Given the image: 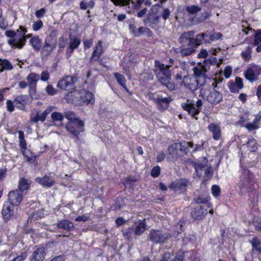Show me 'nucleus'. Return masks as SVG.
Segmentation results:
<instances>
[{
  "instance_id": "62",
  "label": "nucleus",
  "mask_w": 261,
  "mask_h": 261,
  "mask_svg": "<svg viewBox=\"0 0 261 261\" xmlns=\"http://www.w3.org/2000/svg\"><path fill=\"white\" fill-rule=\"evenodd\" d=\"M45 12H46L45 9L41 8L40 10H37L35 12V15L37 18H40L44 15Z\"/></svg>"
},
{
  "instance_id": "51",
  "label": "nucleus",
  "mask_w": 261,
  "mask_h": 261,
  "mask_svg": "<svg viewBox=\"0 0 261 261\" xmlns=\"http://www.w3.org/2000/svg\"><path fill=\"white\" fill-rule=\"evenodd\" d=\"M64 116L66 118L69 120V121L73 120L74 119H79L75 118V114L72 111H67L64 113Z\"/></svg>"
},
{
  "instance_id": "22",
  "label": "nucleus",
  "mask_w": 261,
  "mask_h": 261,
  "mask_svg": "<svg viewBox=\"0 0 261 261\" xmlns=\"http://www.w3.org/2000/svg\"><path fill=\"white\" fill-rule=\"evenodd\" d=\"M211 33L206 31L205 33H200L197 35V41L198 42V46L203 43H211Z\"/></svg>"
},
{
  "instance_id": "9",
  "label": "nucleus",
  "mask_w": 261,
  "mask_h": 261,
  "mask_svg": "<svg viewBox=\"0 0 261 261\" xmlns=\"http://www.w3.org/2000/svg\"><path fill=\"white\" fill-rule=\"evenodd\" d=\"M195 32L190 31L183 33L179 38V42L183 46H192L198 47V44L197 41V35L194 38Z\"/></svg>"
},
{
  "instance_id": "59",
  "label": "nucleus",
  "mask_w": 261,
  "mask_h": 261,
  "mask_svg": "<svg viewBox=\"0 0 261 261\" xmlns=\"http://www.w3.org/2000/svg\"><path fill=\"white\" fill-rule=\"evenodd\" d=\"M242 32H243L245 35L248 34V31L251 30V29L248 25L247 22L242 21Z\"/></svg>"
},
{
  "instance_id": "7",
  "label": "nucleus",
  "mask_w": 261,
  "mask_h": 261,
  "mask_svg": "<svg viewBox=\"0 0 261 261\" xmlns=\"http://www.w3.org/2000/svg\"><path fill=\"white\" fill-rule=\"evenodd\" d=\"M202 106V102L200 99L197 101L196 105L193 103L184 102L181 103L182 109L187 111L189 115L196 120L198 119V115L200 112Z\"/></svg>"
},
{
  "instance_id": "26",
  "label": "nucleus",
  "mask_w": 261,
  "mask_h": 261,
  "mask_svg": "<svg viewBox=\"0 0 261 261\" xmlns=\"http://www.w3.org/2000/svg\"><path fill=\"white\" fill-rule=\"evenodd\" d=\"M81 102L86 104L93 103L94 101V98L92 93L84 90L81 92L80 96Z\"/></svg>"
},
{
  "instance_id": "12",
  "label": "nucleus",
  "mask_w": 261,
  "mask_h": 261,
  "mask_svg": "<svg viewBox=\"0 0 261 261\" xmlns=\"http://www.w3.org/2000/svg\"><path fill=\"white\" fill-rule=\"evenodd\" d=\"M211 207V204L198 205L192 211L191 216L194 219L201 220L207 214L208 209Z\"/></svg>"
},
{
  "instance_id": "14",
  "label": "nucleus",
  "mask_w": 261,
  "mask_h": 261,
  "mask_svg": "<svg viewBox=\"0 0 261 261\" xmlns=\"http://www.w3.org/2000/svg\"><path fill=\"white\" fill-rule=\"evenodd\" d=\"M188 184V180L185 178H179L172 182L169 188L176 192L180 193L185 190Z\"/></svg>"
},
{
  "instance_id": "31",
  "label": "nucleus",
  "mask_w": 261,
  "mask_h": 261,
  "mask_svg": "<svg viewBox=\"0 0 261 261\" xmlns=\"http://www.w3.org/2000/svg\"><path fill=\"white\" fill-rule=\"evenodd\" d=\"M56 47L44 43L41 51V56L43 57L49 56Z\"/></svg>"
},
{
  "instance_id": "16",
  "label": "nucleus",
  "mask_w": 261,
  "mask_h": 261,
  "mask_svg": "<svg viewBox=\"0 0 261 261\" xmlns=\"http://www.w3.org/2000/svg\"><path fill=\"white\" fill-rule=\"evenodd\" d=\"M45 251L43 247H38L32 252L30 261H43L45 258Z\"/></svg>"
},
{
  "instance_id": "57",
  "label": "nucleus",
  "mask_w": 261,
  "mask_h": 261,
  "mask_svg": "<svg viewBox=\"0 0 261 261\" xmlns=\"http://www.w3.org/2000/svg\"><path fill=\"white\" fill-rule=\"evenodd\" d=\"M46 92L50 95H54L57 93V90L51 85H48L45 88Z\"/></svg>"
},
{
  "instance_id": "41",
  "label": "nucleus",
  "mask_w": 261,
  "mask_h": 261,
  "mask_svg": "<svg viewBox=\"0 0 261 261\" xmlns=\"http://www.w3.org/2000/svg\"><path fill=\"white\" fill-rule=\"evenodd\" d=\"M250 242L253 249L261 253V241L257 238H253Z\"/></svg>"
},
{
  "instance_id": "48",
  "label": "nucleus",
  "mask_w": 261,
  "mask_h": 261,
  "mask_svg": "<svg viewBox=\"0 0 261 261\" xmlns=\"http://www.w3.org/2000/svg\"><path fill=\"white\" fill-rule=\"evenodd\" d=\"M116 6H126L129 5L130 0H111Z\"/></svg>"
},
{
  "instance_id": "28",
  "label": "nucleus",
  "mask_w": 261,
  "mask_h": 261,
  "mask_svg": "<svg viewBox=\"0 0 261 261\" xmlns=\"http://www.w3.org/2000/svg\"><path fill=\"white\" fill-rule=\"evenodd\" d=\"M208 161L205 158H203L201 161L196 163L195 167L196 172L199 176L203 174V170L207 166Z\"/></svg>"
},
{
  "instance_id": "29",
  "label": "nucleus",
  "mask_w": 261,
  "mask_h": 261,
  "mask_svg": "<svg viewBox=\"0 0 261 261\" xmlns=\"http://www.w3.org/2000/svg\"><path fill=\"white\" fill-rule=\"evenodd\" d=\"M29 42L35 51H38L40 49L42 41L38 36L33 37Z\"/></svg>"
},
{
  "instance_id": "1",
  "label": "nucleus",
  "mask_w": 261,
  "mask_h": 261,
  "mask_svg": "<svg viewBox=\"0 0 261 261\" xmlns=\"http://www.w3.org/2000/svg\"><path fill=\"white\" fill-rule=\"evenodd\" d=\"M210 62H204L202 65H199L193 68L194 79L193 80L189 76H184L182 84L187 89L195 91L198 86H202L206 81V72L210 70Z\"/></svg>"
},
{
  "instance_id": "2",
  "label": "nucleus",
  "mask_w": 261,
  "mask_h": 261,
  "mask_svg": "<svg viewBox=\"0 0 261 261\" xmlns=\"http://www.w3.org/2000/svg\"><path fill=\"white\" fill-rule=\"evenodd\" d=\"M170 66L165 65L159 61H155V72L160 83L167 88L173 91L175 89V85L172 82Z\"/></svg>"
},
{
  "instance_id": "52",
  "label": "nucleus",
  "mask_w": 261,
  "mask_h": 261,
  "mask_svg": "<svg viewBox=\"0 0 261 261\" xmlns=\"http://www.w3.org/2000/svg\"><path fill=\"white\" fill-rule=\"evenodd\" d=\"M212 193L213 196L215 197H217L220 195V188L218 186L214 185L212 187Z\"/></svg>"
},
{
  "instance_id": "30",
  "label": "nucleus",
  "mask_w": 261,
  "mask_h": 261,
  "mask_svg": "<svg viewBox=\"0 0 261 261\" xmlns=\"http://www.w3.org/2000/svg\"><path fill=\"white\" fill-rule=\"evenodd\" d=\"M27 96L26 95H20L16 97L14 100V103L17 107L23 109L26 105Z\"/></svg>"
},
{
  "instance_id": "3",
  "label": "nucleus",
  "mask_w": 261,
  "mask_h": 261,
  "mask_svg": "<svg viewBox=\"0 0 261 261\" xmlns=\"http://www.w3.org/2000/svg\"><path fill=\"white\" fill-rule=\"evenodd\" d=\"M19 30L17 32L8 30L5 32V35L9 37L8 43L12 47L17 48H21L25 44L27 38L31 37V35L25 36L27 30L22 26H20Z\"/></svg>"
},
{
  "instance_id": "40",
  "label": "nucleus",
  "mask_w": 261,
  "mask_h": 261,
  "mask_svg": "<svg viewBox=\"0 0 261 261\" xmlns=\"http://www.w3.org/2000/svg\"><path fill=\"white\" fill-rule=\"evenodd\" d=\"M179 146V149L181 151L187 153L189 151L190 147L192 148L193 147V143L192 142H182L181 143L178 144Z\"/></svg>"
},
{
  "instance_id": "6",
  "label": "nucleus",
  "mask_w": 261,
  "mask_h": 261,
  "mask_svg": "<svg viewBox=\"0 0 261 261\" xmlns=\"http://www.w3.org/2000/svg\"><path fill=\"white\" fill-rule=\"evenodd\" d=\"M27 83L29 87V94L30 97L35 99L39 98V95L36 92L37 83L40 79L39 74L32 72L27 77Z\"/></svg>"
},
{
  "instance_id": "34",
  "label": "nucleus",
  "mask_w": 261,
  "mask_h": 261,
  "mask_svg": "<svg viewBox=\"0 0 261 261\" xmlns=\"http://www.w3.org/2000/svg\"><path fill=\"white\" fill-rule=\"evenodd\" d=\"M146 225L144 220L139 222L135 229V234L137 236L142 234L146 229Z\"/></svg>"
},
{
  "instance_id": "15",
  "label": "nucleus",
  "mask_w": 261,
  "mask_h": 261,
  "mask_svg": "<svg viewBox=\"0 0 261 261\" xmlns=\"http://www.w3.org/2000/svg\"><path fill=\"white\" fill-rule=\"evenodd\" d=\"M197 47L192 46L186 47V46L181 45L180 47L174 48L173 50L178 56L185 57L194 53Z\"/></svg>"
},
{
  "instance_id": "20",
  "label": "nucleus",
  "mask_w": 261,
  "mask_h": 261,
  "mask_svg": "<svg viewBox=\"0 0 261 261\" xmlns=\"http://www.w3.org/2000/svg\"><path fill=\"white\" fill-rule=\"evenodd\" d=\"M223 98L222 94L216 90L210 92L208 95L206 96L207 100L213 105H216L219 103Z\"/></svg>"
},
{
  "instance_id": "33",
  "label": "nucleus",
  "mask_w": 261,
  "mask_h": 261,
  "mask_svg": "<svg viewBox=\"0 0 261 261\" xmlns=\"http://www.w3.org/2000/svg\"><path fill=\"white\" fill-rule=\"evenodd\" d=\"M114 76L116 78L117 82L127 92H128V90L126 88V80L124 78V76L121 74L118 73H115Z\"/></svg>"
},
{
  "instance_id": "27",
  "label": "nucleus",
  "mask_w": 261,
  "mask_h": 261,
  "mask_svg": "<svg viewBox=\"0 0 261 261\" xmlns=\"http://www.w3.org/2000/svg\"><path fill=\"white\" fill-rule=\"evenodd\" d=\"M57 31L52 30L50 34L46 37L44 43L56 47L57 45Z\"/></svg>"
},
{
  "instance_id": "24",
  "label": "nucleus",
  "mask_w": 261,
  "mask_h": 261,
  "mask_svg": "<svg viewBox=\"0 0 261 261\" xmlns=\"http://www.w3.org/2000/svg\"><path fill=\"white\" fill-rule=\"evenodd\" d=\"M56 226L58 228L63 229L65 230L70 231L74 227L73 223L67 219H64L59 221Z\"/></svg>"
},
{
  "instance_id": "38",
  "label": "nucleus",
  "mask_w": 261,
  "mask_h": 261,
  "mask_svg": "<svg viewBox=\"0 0 261 261\" xmlns=\"http://www.w3.org/2000/svg\"><path fill=\"white\" fill-rule=\"evenodd\" d=\"M70 41L69 46V49H70V52L72 53L74 49L79 47L81 44V41L79 38H70Z\"/></svg>"
},
{
  "instance_id": "32",
  "label": "nucleus",
  "mask_w": 261,
  "mask_h": 261,
  "mask_svg": "<svg viewBox=\"0 0 261 261\" xmlns=\"http://www.w3.org/2000/svg\"><path fill=\"white\" fill-rule=\"evenodd\" d=\"M12 69L13 66L8 60L0 59V73L4 70H11Z\"/></svg>"
},
{
  "instance_id": "49",
  "label": "nucleus",
  "mask_w": 261,
  "mask_h": 261,
  "mask_svg": "<svg viewBox=\"0 0 261 261\" xmlns=\"http://www.w3.org/2000/svg\"><path fill=\"white\" fill-rule=\"evenodd\" d=\"M255 229L261 232V218H256L253 221Z\"/></svg>"
},
{
  "instance_id": "54",
  "label": "nucleus",
  "mask_w": 261,
  "mask_h": 261,
  "mask_svg": "<svg viewBox=\"0 0 261 261\" xmlns=\"http://www.w3.org/2000/svg\"><path fill=\"white\" fill-rule=\"evenodd\" d=\"M161 169L158 166H155L152 168L151 171V175L153 177H156L159 176L160 174Z\"/></svg>"
},
{
  "instance_id": "39",
  "label": "nucleus",
  "mask_w": 261,
  "mask_h": 261,
  "mask_svg": "<svg viewBox=\"0 0 261 261\" xmlns=\"http://www.w3.org/2000/svg\"><path fill=\"white\" fill-rule=\"evenodd\" d=\"M252 48L248 46L241 53L242 58L246 61H249L251 58Z\"/></svg>"
},
{
  "instance_id": "25",
  "label": "nucleus",
  "mask_w": 261,
  "mask_h": 261,
  "mask_svg": "<svg viewBox=\"0 0 261 261\" xmlns=\"http://www.w3.org/2000/svg\"><path fill=\"white\" fill-rule=\"evenodd\" d=\"M208 130L213 133V137L216 140H218L221 137V130L220 126L214 123H211L208 126Z\"/></svg>"
},
{
  "instance_id": "37",
  "label": "nucleus",
  "mask_w": 261,
  "mask_h": 261,
  "mask_svg": "<svg viewBox=\"0 0 261 261\" xmlns=\"http://www.w3.org/2000/svg\"><path fill=\"white\" fill-rule=\"evenodd\" d=\"M186 11L189 14H196L201 11V7L198 5H191L187 6L186 8Z\"/></svg>"
},
{
  "instance_id": "45",
  "label": "nucleus",
  "mask_w": 261,
  "mask_h": 261,
  "mask_svg": "<svg viewBox=\"0 0 261 261\" xmlns=\"http://www.w3.org/2000/svg\"><path fill=\"white\" fill-rule=\"evenodd\" d=\"M51 118L53 121L62 122L64 117L63 115L61 113L55 112L51 114Z\"/></svg>"
},
{
  "instance_id": "64",
  "label": "nucleus",
  "mask_w": 261,
  "mask_h": 261,
  "mask_svg": "<svg viewBox=\"0 0 261 261\" xmlns=\"http://www.w3.org/2000/svg\"><path fill=\"white\" fill-rule=\"evenodd\" d=\"M93 42V39L85 40L84 41V49H87L88 48H89L92 46Z\"/></svg>"
},
{
  "instance_id": "53",
  "label": "nucleus",
  "mask_w": 261,
  "mask_h": 261,
  "mask_svg": "<svg viewBox=\"0 0 261 261\" xmlns=\"http://www.w3.org/2000/svg\"><path fill=\"white\" fill-rule=\"evenodd\" d=\"M234 83L236 84L238 89L241 90L244 87L243 80L240 77L237 76L235 79Z\"/></svg>"
},
{
  "instance_id": "50",
  "label": "nucleus",
  "mask_w": 261,
  "mask_h": 261,
  "mask_svg": "<svg viewBox=\"0 0 261 261\" xmlns=\"http://www.w3.org/2000/svg\"><path fill=\"white\" fill-rule=\"evenodd\" d=\"M228 88L232 93H238L240 89H238L236 84L233 81H230L228 84Z\"/></svg>"
},
{
  "instance_id": "36",
  "label": "nucleus",
  "mask_w": 261,
  "mask_h": 261,
  "mask_svg": "<svg viewBox=\"0 0 261 261\" xmlns=\"http://www.w3.org/2000/svg\"><path fill=\"white\" fill-rule=\"evenodd\" d=\"M21 152L28 162H33L35 161L36 156L30 150L26 149L22 150Z\"/></svg>"
},
{
  "instance_id": "5",
  "label": "nucleus",
  "mask_w": 261,
  "mask_h": 261,
  "mask_svg": "<svg viewBox=\"0 0 261 261\" xmlns=\"http://www.w3.org/2000/svg\"><path fill=\"white\" fill-rule=\"evenodd\" d=\"M253 175L247 169H243L242 175L240 176V180L239 187L242 194L249 191L253 185Z\"/></svg>"
},
{
  "instance_id": "17",
  "label": "nucleus",
  "mask_w": 261,
  "mask_h": 261,
  "mask_svg": "<svg viewBox=\"0 0 261 261\" xmlns=\"http://www.w3.org/2000/svg\"><path fill=\"white\" fill-rule=\"evenodd\" d=\"M22 195L18 190L12 191L8 195L9 202L13 205H18L22 199Z\"/></svg>"
},
{
  "instance_id": "42",
  "label": "nucleus",
  "mask_w": 261,
  "mask_h": 261,
  "mask_svg": "<svg viewBox=\"0 0 261 261\" xmlns=\"http://www.w3.org/2000/svg\"><path fill=\"white\" fill-rule=\"evenodd\" d=\"M94 2L91 0L89 2H86L85 1H82L80 4V7L82 10H86L88 8H93L94 6Z\"/></svg>"
},
{
  "instance_id": "55",
  "label": "nucleus",
  "mask_w": 261,
  "mask_h": 261,
  "mask_svg": "<svg viewBox=\"0 0 261 261\" xmlns=\"http://www.w3.org/2000/svg\"><path fill=\"white\" fill-rule=\"evenodd\" d=\"M49 76H50V74H49L48 71L47 70H44L41 72V75L40 76V79L42 81L45 82V81H47L49 79Z\"/></svg>"
},
{
  "instance_id": "44",
  "label": "nucleus",
  "mask_w": 261,
  "mask_h": 261,
  "mask_svg": "<svg viewBox=\"0 0 261 261\" xmlns=\"http://www.w3.org/2000/svg\"><path fill=\"white\" fill-rule=\"evenodd\" d=\"M247 146L250 152H254L257 149L256 141L254 139H249L247 143Z\"/></svg>"
},
{
  "instance_id": "47",
  "label": "nucleus",
  "mask_w": 261,
  "mask_h": 261,
  "mask_svg": "<svg viewBox=\"0 0 261 261\" xmlns=\"http://www.w3.org/2000/svg\"><path fill=\"white\" fill-rule=\"evenodd\" d=\"M143 1V0H130L129 5H127L126 6L134 9L135 7L141 6Z\"/></svg>"
},
{
  "instance_id": "63",
  "label": "nucleus",
  "mask_w": 261,
  "mask_h": 261,
  "mask_svg": "<svg viewBox=\"0 0 261 261\" xmlns=\"http://www.w3.org/2000/svg\"><path fill=\"white\" fill-rule=\"evenodd\" d=\"M261 42V31L258 32L255 35L254 39V44L255 45H258Z\"/></svg>"
},
{
  "instance_id": "43",
  "label": "nucleus",
  "mask_w": 261,
  "mask_h": 261,
  "mask_svg": "<svg viewBox=\"0 0 261 261\" xmlns=\"http://www.w3.org/2000/svg\"><path fill=\"white\" fill-rule=\"evenodd\" d=\"M195 202L197 204H202V205H206V204H211L208 202L209 197L207 195L200 196L195 200Z\"/></svg>"
},
{
  "instance_id": "46",
  "label": "nucleus",
  "mask_w": 261,
  "mask_h": 261,
  "mask_svg": "<svg viewBox=\"0 0 261 261\" xmlns=\"http://www.w3.org/2000/svg\"><path fill=\"white\" fill-rule=\"evenodd\" d=\"M208 17V14L207 12H204L201 13L200 17H195L193 18V21L196 23H199L204 21Z\"/></svg>"
},
{
  "instance_id": "13",
  "label": "nucleus",
  "mask_w": 261,
  "mask_h": 261,
  "mask_svg": "<svg viewBox=\"0 0 261 261\" xmlns=\"http://www.w3.org/2000/svg\"><path fill=\"white\" fill-rule=\"evenodd\" d=\"M73 79L71 76H66L58 82L57 87L64 90L71 91L74 88Z\"/></svg>"
},
{
  "instance_id": "23",
  "label": "nucleus",
  "mask_w": 261,
  "mask_h": 261,
  "mask_svg": "<svg viewBox=\"0 0 261 261\" xmlns=\"http://www.w3.org/2000/svg\"><path fill=\"white\" fill-rule=\"evenodd\" d=\"M35 181L42 186L47 187H51L55 184L53 179L47 176H44L42 178L37 177Z\"/></svg>"
},
{
  "instance_id": "35",
  "label": "nucleus",
  "mask_w": 261,
  "mask_h": 261,
  "mask_svg": "<svg viewBox=\"0 0 261 261\" xmlns=\"http://www.w3.org/2000/svg\"><path fill=\"white\" fill-rule=\"evenodd\" d=\"M30 182L29 180L24 178H21L19 182V191L20 192H23L29 189L30 186Z\"/></svg>"
},
{
  "instance_id": "19",
  "label": "nucleus",
  "mask_w": 261,
  "mask_h": 261,
  "mask_svg": "<svg viewBox=\"0 0 261 261\" xmlns=\"http://www.w3.org/2000/svg\"><path fill=\"white\" fill-rule=\"evenodd\" d=\"M153 100L159 109H167L169 103L171 101V97H163L159 94L158 95L156 98H154Z\"/></svg>"
},
{
  "instance_id": "56",
  "label": "nucleus",
  "mask_w": 261,
  "mask_h": 261,
  "mask_svg": "<svg viewBox=\"0 0 261 261\" xmlns=\"http://www.w3.org/2000/svg\"><path fill=\"white\" fill-rule=\"evenodd\" d=\"M43 26V22L41 20H39L37 21H35L33 24V30L37 31L39 30Z\"/></svg>"
},
{
  "instance_id": "11",
  "label": "nucleus",
  "mask_w": 261,
  "mask_h": 261,
  "mask_svg": "<svg viewBox=\"0 0 261 261\" xmlns=\"http://www.w3.org/2000/svg\"><path fill=\"white\" fill-rule=\"evenodd\" d=\"M261 74V68L257 65H252L248 67L244 72L246 79L251 83L257 81Z\"/></svg>"
},
{
  "instance_id": "21",
  "label": "nucleus",
  "mask_w": 261,
  "mask_h": 261,
  "mask_svg": "<svg viewBox=\"0 0 261 261\" xmlns=\"http://www.w3.org/2000/svg\"><path fill=\"white\" fill-rule=\"evenodd\" d=\"M102 41L99 40L94 48L93 51L90 58V61L98 60L103 53Z\"/></svg>"
},
{
  "instance_id": "8",
  "label": "nucleus",
  "mask_w": 261,
  "mask_h": 261,
  "mask_svg": "<svg viewBox=\"0 0 261 261\" xmlns=\"http://www.w3.org/2000/svg\"><path fill=\"white\" fill-rule=\"evenodd\" d=\"M66 129L72 135L77 137L84 130V122L80 119H74L69 121L66 124Z\"/></svg>"
},
{
  "instance_id": "58",
  "label": "nucleus",
  "mask_w": 261,
  "mask_h": 261,
  "mask_svg": "<svg viewBox=\"0 0 261 261\" xmlns=\"http://www.w3.org/2000/svg\"><path fill=\"white\" fill-rule=\"evenodd\" d=\"M222 37V34L220 33H211V42L217 40Z\"/></svg>"
},
{
  "instance_id": "60",
  "label": "nucleus",
  "mask_w": 261,
  "mask_h": 261,
  "mask_svg": "<svg viewBox=\"0 0 261 261\" xmlns=\"http://www.w3.org/2000/svg\"><path fill=\"white\" fill-rule=\"evenodd\" d=\"M232 73V69L231 67L227 66L225 67L224 71V76L228 79L229 78Z\"/></svg>"
},
{
  "instance_id": "61",
  "label": "nucleus",
  "mask_w": 261,
  "mask_h": 261,
  "mask_svg": "<svg viewBox=\"0 0 261 261\" xmlns=\"http://www.w3.org/2000/svg\"><path fill=\"white\" fill-rule=\"evenodd\" d=\"M31 121L34 123H37L39 121V112L37 111L35 113H33L31 115Z\"/></svg>"
},
{
  "instance_id": "10",
  "label": "nucleus",
  "mask_w": 261,
  "mask_h": 261,
  "mask_svg": "<svg viewBox=\"0 0 261 261\" xmlns=\"http://www.w3.org/2000/svg\"><path fill=\"white\" fill-rule=\"evenodd\" d=\"M170 237L168 233H162L159 230L152 229L149 234L148 239L155 244H163Z\"/></svg>"
},
{
  "instance_id": "18",
  "label": "nucleus",
  "mask_w": 261,
  "mask_h": 261,
  "mask_svg": "<svg viewBox=\"0 0 261 261\" xmlns=\"http://www.w3.org/2000/svg\"><path fill=\"white\" fill-rule=\"evenodd\" d=\"M14 205L6 202L3 205L2 214L5 220H10L14 214Z\"/></svg>"
},
{
  "instance_id": "4",
  "label": "nucleus",
  "mask_w": 261,
  "mask_h": 261,
  "mask_svg": "<svg viewBox=\"0 0 261 261\" xmlns=\"http://www.w3.org/2000/svg\"><path fill=\"white\" fill-rule=\"evenodd\" d=\"M171 11L168 8H164L159 4L153 5L149 11L147 20L152 24H156L160 22V17L166 20L169 17Z\"/></svg>"
}]
</instances>
